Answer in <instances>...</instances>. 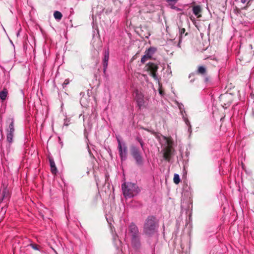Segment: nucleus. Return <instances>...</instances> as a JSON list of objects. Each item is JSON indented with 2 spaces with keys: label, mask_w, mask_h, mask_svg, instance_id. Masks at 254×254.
Segmentation results:
<instances>
[{
  "label": "nucleus",
  "mask_w": 254,
  "mask_h": 254,
  "mask_svg": "<svg viewBox=\"0 0 254 254\" xmlns=\"http://www.w3.org/2000/svg\"><path fill=\"white\" fill-rule=\"evenodd\" d=\"M158 224L155 217L148 216L145 220L142 233L147 238H151L157 234Z\"/></svg>",
  "instance_id": "1"
},
{
  "label": "nucleus",
  "mask_w": 254,
  "mask_h": 254,
  "mask_svg": "<svg viewBox=\"0 0 254 254\" xmlns=\"http://www.w3.org/2000/svg\"><path fill=\"white\" fill-rule=\"evenodd\" d=\"M123 193L126 198H131L136 195L140 191L136 184L130 182L124 183L122 185Z\"/></svg>",
  "instance_id": "2"
},
{
  "label": "nucleus",
  "mask_w": 254,
  "mask_h": 254,
  "mask_svg": "<svg viewBox=\"0 0 254 254\" xmlns=\"http://www.w3.org/2000/svg\"><path fill=\"white\" fill-rule=\"evenodd\" d=\"M130 154L135 160L137 165L139 166H142L144 160L139 149L134 145H131L130 148Z\"/></svg>",
  "instance_id": "3"
},
{
  "label": "nucleus",
  "mask_w": 254,
  "mask_h": 254,
  "mask_svg": "<svg viewBox=\"0 0 254 254\" xmlns=\"http://www.w3.org/2000/svg\"><path fill=\"white\" fill-rule=\"evenodd\" d=\"M165 142V146L163 149L164 159L169 162L171 160V156L173 154V150L171 145L170 140L166 137L163 136Z\"/></svg>",
  "instance_id": "4"
},
{
  "label": "nucleus",
  "mask_w": 254,
  "mask_h": 254,
  "mask_svg": "<svg viewBox=\"0 0 254 254\" xmlns=\"http://www.w3.org/2000/svg\"><path fill=\"white\" fill-rule=\"evenodd\" d=\"M118 143L119 155L122 161H125L127 158V148L124 142H122L119 136H117Z\"/></svg>",
  "instance_id": "5"
},
{
  "label": "nucleus",
  "mask_w": 254,
  "mask_h": 254,
  "mask_svg": "<svg viewBox=\"0 0 254 254\" xmlns=\"http://www.w3.org/2000/svg\"><path fill=\"white\" fill-rule=\"evenodd\" d=\"M135 96L134 98L137 102V105L139 109L144 107V95L141 91L136 90L134 92Z\"/></svg>",
  "instance_id": "6"
},
{
  "label": "nucleus",
  "mask_w": 254,
  "mask_h": 254,
  "mask_svg": "<svg viewBox=\"0 0 254 254\" xmlns=\"http://www.w3.org/2000/svg\"><path fill=\"white\" fill-rule=\"evenodd\" d=\"M7 134H6V139L7 141L11 143L13 141V137L14 132V122L13 120H12L10 124L9 125L8 128L7 129Z\"/></svg>",
  "instance_id": "7"
},
{
  "label": "nucleus",
  "mask_w": 254,
  "mask_h": 254,
  "mask_svg": "<svg viewBox=\"0 0 254 254\" xmlns=\"http://www.w3.org/2000/svg\"><path fill=\"white\" fill-rule=\"evenodd\" d=\"M128 233L131 238L140 235L138 227L133 223H131L128 226Z\"/></svg>",
  "instance_id": "8"
},
{
  "label": "nucleus",
  "mask_w": 254,
  "mask_h": 254,
  "mask_svg": "<svg viewBox=\"0 0 254 254\" xmlns=\"http://www.w3.org/2000/svg\"><path fill=\"white\" fill-rule=\"evenodd\" d=\"M131 244L132 247L136 250L140 249L141 247V243L140 235L131 238Z\"/></svg>",
  "instance_id": "9"
},
{
  "label": "nucleus",
  "mask_w": 254,
  "mask_h": 254,
  "mask_svg": "<svg viewBox=\"0 0 254 254\" xmlns=\"http://www.w3.org/2000/svg\"><path fill=\"white\" fill-rule=\"evenodd\" d=\"M158 68V66L153 63H150L148 65V69L150 70L151 75L156 80L157 79L156 71Z\"/></svg>",
  "instance_id": "10"
},
{
  "label": "nucleus",
  "mask_w": 254,
  "mask_h": 254,
  "mask_svg": "<svg viewBox=\"0 0 254 254\" xmlns=\"http://www.w3.org/2000/svg\"><path fill=\"white\" fill-rule=\"evenodd\" d=\"M109 59V51L107 50L105 52L104 58L103 59V70L105 73L108 64V61Z\"/></svg>",
  "instance_id": "11"
},
{
  "label": "nucleus",
  "mask_w": 254,
  "mask_h": 254,
  "mask_svg": "<svg viewBox=\"0 0 254 254\" xmlns=\"http://www.w3.org/2000/svg\"><path fill=\"white\" fill-rule=\"evenodd\" d=\"M202 9L201 6L199 5H195L192 8L193 13L197 17H200L201 15L199 14L201 12Z\"/></svg>",
  "instance_id": "12"
},
{
  "label": "nucleus",
  "mask_w": 254,
  "mask_h": 254,
  "mask_svg": "<svg viewBox=\"0 0 254 254\" xmlns=\"http://www.w3.org/2000/svg\"><path fill=\"white\" fill-rule=\"evenodd\" d=\"M156 51V48L154 47H150L145 52V56H147L149 59L151 58L153 55Z\"/></svg>",
  "instance_id": "13"
},
{
  "label": "nucleus",
  "mask_w": 254,
  "mask_h": 254,
  "mask_svg": "<svg viewBox=\"0 0 254 254\" xmlns=\"http://www.w3.org/2000/svg\"><path fill=\"white\" fill-rule=\"evenodd\" d=\"M51 172L53 174H56L57 172V169L55 163V162L53 159H49Z\"/></svg>",
  "instance_id": "14"
},
{
  "label": "nucleus",
  "mask_w": 254,
  "mask_h": 254,
  "mask_svg": "<svg viewBox=\"0 0 254 254\" xmlns=\"http://www.w3.org/2000/svg\"><path fill=\"white\" fill-rule=\"evenodd\" d=\"M8 91L6 89L4 88L0 92V98L1 100L3 101L5 100L7 95Z\"/></svg>",
  "instance_id": "15"
},
{
  "label": "nucleus",
  "mask_w": 254,
  "mask_h": 254,
  "mask_svg": "<svg viewBox=\"0 0 254 254\" xmlns=\"http://www.w3.org/2000/svg\"><path fill=\"white\" fill-rule=\"evenodd\" d=\"M206 70L204 66H199L198 68L197 72L198 74H200L201 75H204L206 73Z\"/></svg>",
  "instance_id": "16"
},
{
  "label": "nucleus",
  "mask_w": 254,
  "mask_h": 254,
  "mask_svg": "<svg viewBox=\"0 0 254 254\" xmlns=\"http://www.w3.org/2000/svg\"><path fill=\"white\" fill-rule=\"evenodd\" d=\"M54 16L56 19L61 20L62 18L63 15L61 12L55 11L54 13Z\"/></svg>",
  "instance_id": "17"
},
{
  "label": "nucleus",
  "mask_w": 254,
  "mask_h": 254,
  "mask_svg": "<svg viewBox=\"0 0 254 254\" xmlns=\"http://www.w3.org/2000/svg\"><path fill=\"white\" fill-rule=\"evenodd\" d=\"M183 119H184V121L185 122L186 124L189 126L188 131L190 133H191V126L189 120L184 117H183Z\"/></svg>",
  "instance_id": "18"
},
{
  "label": "nucleus",
  "mask_w": 254,
  "mask_h": 254,
  "mask_svg": "<svg viewBox=\"0 0 254 254\" xmlns=\"http://www.w3.org/2000/svg\"><path fill=\"white\" fill-rule=\"evenodd\" d=\"M174 182L176 184H178L180 183V176L178 174H175L174 176Z\"/></svg>",
  "instance_id": "19"
},
{
  "label": "nucleus",
  "mask_w": 254,
  "mask_h": 254,
  "mask_svg": "<svg viewBox=\"0 0 254 254\" xmlns=\"http://www.w3.org/2000/svg\"><path fill=\"white\" fill-rule=\"evenodd\" d=\"M2 195L3 199L5 198V197H8V190L6 188H5L2 191Z\"/></svg>",
  "instance_id": "20"
},
{
  "label": "nucleus",
  "mask_w": 254,
  "mask_h": 254,
  "mask_svg": "<svg viewBox=\"0 0 254 254\" xmlns=\"http://www.w3.org/2000/svg\"><path fill=\"white\" fill-rule=\"evenodd\" d=\"M149 59V58L147 57V56H145V55H144L142 58H141V62L142 63H144L147 60Z\"/></svg>",
  "instance_id": "21"
},
{
  "label": "nucleus",
  "mask_w": 254,
  "mask_h": 254,
  "mask_svg": "<svg viewBox=\"0 0 254 254\" xmlns=\"http://www.w3.org/2000/svg\"><path fill=\"white\" fill-rule=\"evenodd\" d=\"M178 106H179V109L180 110L181 113L182 114H183V111H184V105L182 104H179Z\"/></svg>",
  "instance_id": "22"
},
{
  "label": "nucleus",
  "mask_w": 254,
  "mask_h": 254,
  "mask_svg": "<svg viewBox=\"0 0 254 254\" xmlns=\"http://www.w3.org/2000/svg\"><path fill=\"white\" fill-rule=\"evenodd\" d=\"M137 140L138 141V142H139L140 144V146L142 148V149L143 150V142L142 141V140H141V139L139 138H137Z\"/></svg>",
  "instance_id": "23"
},
{
  "label": "nucleus",
  "mask_w": 254,
  "mask_h": 254,
  "mask_svg": "<svg viewBox=\"0 0 254 254\" xmlns=\"http://www.w3.org/2000/svg\"><path fill=\"white\" fill-rule=\"evenodd\" d=\"M251 108H252V114L253 117H254V101L251 104Z\"/></svg>",
  "instance_id": "24"
},
{
  "label": "nucleus",
  "mask_w": 254,
  "mask_h": 254,
  "mask_svg": "<svg viewBox=\"0 0 254 254\" xmlns=\"http://www.w3.org/2000/svg\"><path fill=\"white\" fill-rule=\"evenodd\" d=\"M30 246L35 250H39L37 245L33 244H30Z\"/></svg>",
  "instance_id": "25"
},
{
  "label": "nucleus",
  "mask_w": 254,
  "mask_h": 254,
  "mask_svg": "<svg viewBox=\"0 0 254 254\" xmlns=\"http://www.w3.org/2000/svg\"><path fill=\"white\" fill-rule=\"evenodd\" d=\"M69 124V121H68L67 120H65L64 123V126H68Z\"/></svg>",
  "instance_id": "26"
},
{
  "label": "nucleus",
  "mask_w": 254,
  "mask_h": 254,
  "mask_svg": "<svg viewBox=\"0 0 254 254\" xmlns=\"http://www.w3.org/2000/svg\"><path fill=\"white\" fill-rule=\"evenodd\" d=\"M69 83V80L68 79H65L63 83V86H66Z\"/></svg>",
  "instance_id": "27"
},
{
  "label": "nucleus",
  "mask_w": 254,
  "mask_h": 254,
  "mask_svg": "<svg viewBox=\"0 0 254 254\" xmlns=\"http://www.w3.org/2000/svg\"><path fill=\"white\" fill-rule=\"evenodd\" d=\"M185 28H182L180 30V33L181 35H182L183 34H184L185 32Z\"/></svg>",
  "instance_id": "28"
},
{
  "label": "nucleus",
  "mask_w": 254,
  "mask_h": 254,
  "mask_svg": "<svg viewBox=\"0 0 254 254\" xmlns=\"http://www.w3.org/2000/svg\"><path fill=\"white\" fill-rule=\"evenodd\" d=\"M121 241L120 240H118L116 242V246H117V248H119V245L121 244Z\"/></svg>",
  "instance_id": "29"
},
{
  "label": "nucleus",
  "mask_w": 254,
  "mask_h": 254,
  "mask_svg": "<svg viewBox=\"0 0 254 254\" xmlns=\"http://www.w3.org/2000/svg\"><path fill=\"white\" fill-rule=\"evenodd\" d=\"M177 0H167V2H174V1H177Z\"/></svg>",
  "instance_id": "30"
},
{
  "label": "nucleus",
  "mask_w": 254,
  "mask_h": 254,
  "mask_svg": "<svg viewBox=\"0 0 254 254\" xmlns=\"http://www.w3.org/2000/svg\"><path fill=\"white\" fill-rule=\"evenodd\" d=\"M171 8L174 9H175L176 8V7L174 6L173 5H172L171 6Z\"/></svg>",
  "instance_id": "31"
},
{
  "label": "nucleus",
  "mask_w": 254,
  "mask_h": 254,
  "mask_svg": "<svg viewBox=\"0 0 254 254\" xmlns=\"http://www.w3.org/2000/svg\"><path fill=\"white\" fill-rule=\"evenodd\" d=\"M247 0H241V2L243 3H245Z\"/></svg>",
  "instance_id": "32"
},
{
  "label": "nucleus",
  "mask_w": 254,
  "mask_h": 254,
  "mask_svg": "<svg viewBox=\"0 0 254 254\" xmlns=\"http://www.w3.org/2000/svg\"><path fill=\"white\" fill-rule=\"evenodd\" d=\"M208 81V78L207 77L205 78V82H207Z\"/></svg>",
  "instance_id": "33"
},
{
  "label": "nucleus",
  "mask_w": 254,
  "mask_h": 254,
  "mask_svg": "<svg viewBox=\"0 0 254 254\" xmlns=\"http://www.w3.org/2000/svg\"><path fill=\"white\" fill-rule=\"evenodd\" d=\"M116 238H117V237H116V236L114 237L113 239H114V242H116Z\"/></svg>",
  "instance_id": "34"
},
{
  "label": "nucleus",
  "mask_w": 254,
  "mask_h": 254,
  "mask_svg": "<svg viewBox=\"0 0 254 254\" xmlns=\"http://www.w3.org/2000/svg\"><path fill=\"white\" fill-rule=\"evenodd\" d=\"M251 96L252 98H254V95L251 94Z\"/></svg>",
  "instance_id": "35"
},
{
  "label": "nucleus",
  "mask_w": 254,
  "mask_h": 254,
  "mask_svg": "<svg viewBox=\"0 0 254 254\" xmlns=\"http://www.w3.org/2000/svg\"><path fill=\"white\" fill-rule=\"evenodd\" d=\"M226 95H221V98H223V97H224Z\"/></svg>",
  "instance_id": "36"
},
{
  "label": "nucleus",
  "mask_w": 254,
  "mask_h": 254,
  "mask_svg": "<svg viewBox=\"0 0 254 254\" xmlns=\"http://www.w3.org/2000/svg\"><path fill=\"white\" fill-rule=\"evenodd\" d=\"M145 38H148V36H145Z\"/></svg>",
  "instance_id": "37"
}]
</instances>
